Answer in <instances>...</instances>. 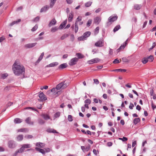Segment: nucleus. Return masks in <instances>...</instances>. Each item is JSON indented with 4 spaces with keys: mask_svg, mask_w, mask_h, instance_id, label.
I'll use <instances>...</instances> for the list:
<instances>
[{
    "mask_svg": "<svg viewBox=\"0 0 156 156\" xmlns=\"http://www.w3.org/2000/svg\"><path fill=\"white\" fill-rule=\"evenodd\" d=\"M12 70L15 75L17 76L20 75L25 72L24 67L16 62L12 66Z\"/></svg>",
    "mask_w": 156,
    "mask_h": 156,
    "instance_id": "nucleus-1",
    "label": "nucleus"
},
{
    "mask_svg": "<svg viewBox=\"0 0 156 156\" xmlns=\"http://www.w3.org/2000/svg\"><path fill=\"white\" fill-rule=\"evenodd\" d=\"M68 86V84L65 82V81L59 83L56 86V88L58 90L63 89L66 88Z\"/></svg>",
    "mask_w": 156,
    "mask_h": 156,
    "instance_id": "nucleus-2",
    "label": "nucleus"
},
{
    "mask_svg": "<svg viewBox=\"0 0 156 156\" xmlns=\"http://www.w3.org/2000/svg\"><path fill=\"white\" fill-rule=\"evenodd\" d=\"M82 19V17L80 16H79L77 18L76 21L74 24L75 28L74 31L76 33L78 31L79 28L78 27V22L81 21Z\"/></svg>",
    "mask_w": 156,
    "mask_h": 156,
    "instance_id": "nucleus-3",
    "label": "nucleus"
},
{
    "mask_svg": "<svg viewBox=\"0 0 156 156\" xmlns=\"http://www.w3.org/2000/svg\"><path fill=\"white\" fill-rule=\"evenodd\" d=\"M91 33L90 31H87L84 33L83 35L81 37H79L78 39L79 41H83L87 39L90 35Z\"/></svg>",
    "mask_w": 156,
    "mask_h": 156,
    "instance_id": "nucleus-4",
    "label": "nucleus"
},
{
    "mask_svg": "<svg viewBox=\"0 0 156 156\" xmlns=\"http://www.w3.org/2000/svg\"><path fill=\"white\" fill-rule=\"evenodd\" d=\"M8 147L10 148H13L16 147V144L14 141L13 140H9L8 143Z\"/></svg>",
    "mask_w": 156,
    "mask_h": 156,
    "instance_id": "nucleus-5",
    "label": "nucleus"
},
{
    "mask_svg": "<svg viewBox=\"0 0 156 156\" xmlns=\"http://www.w3.org/2000/svg\"><path fill=\"white\" fill-rule=\"evenodd\" d=\"M78 58H74L71 59L69 62V65L70 66H72L76 64L78 61Z\"/></svg>",
    "mask_w": 156,
    "mask_h": 156,
    "instance_id": "nucleus-6",
    "label": "nucleus"
},
{
    "mask_svg": "<svg viewBox=\"0 0 156 156\" xmlns=\"http://www.w3.org/2000/svg\"><path fill=\"white\" fill-rule=\"evenodd\" d=\"M38 96L40 98V99H38V100L39 101H42L47 99L46 97H45V95L42 92L40 93L39 94Z\"/></svg>",
    "mask_w": 156,
    "mask_h": 156,
    "instance_id": "nucleus-7",
    "label": "nucleus"
},
{
    "mask_svg": "<svg viewBox=\"0 0 156 156\" xmlns=\"http://www.w3.org/2000/svg\"><path fill=\"white\" fill-rule=\"evenodd\" d=\"M100 61V59L98 58H95L88 61V63L90 64H92L93 63L98 62Z\"/></svg>",
    "mask_w": 156,
    "mask_h": 156,
    "instance_id": "nucleus-8",
    "label": "nucleus"
},
{
    "mask_svg": "<svg viewBox=\"0 0 156 156\" xmlns=\"http://www.w3.org/2000/svg\"><path fill=\"white\" fill-rule=\"evenodd\" d=\"M118 18V16H110L108 19V22H113L114 21L116 20Z\"/></svg>",
    "mask_w": 156,
    "mask_h": 156,
    "instance_id": "nucleus-9",
    "label": "nucleus"
},
{
    "mask_svg": "<svg viewBox=\"0 0 156 156\" xmlns=\"http://www.w3.org/2000/svg\"><path fill=\"white\" fill-rule=\"evenodd\" d=\"M37 44L36 43H29L27 44L24 45V47L26 48H32L34 47Z\"/></svg>",
    "mask_w": 156,
    "mask_h": 156,
    "instance_id": "nucleus-10",
    "label": "nucleus"
},
{
    "mask_svg": "<svg viewBox=\"0 0 156 156\" xmlns=\"http://www.w3.org/2000/svg\"><path fill=\"white\" fill-rule=\"evenodd\" d=\"M95 45L98 47H101L103 46V41L102 40H100L96 42Z\"/></svg>",
    "mask_w": 156,
    "mask_h": 156,
    "instance_id": "nucleus-11",
    "label": "nucleus"
},
{
    "mask_svg": "<svg viewBox=\"0 0 156 156\" xmlns=\"http://www.w3.org/2000/svg\"><path fill=\"white\" fill-rule=\"evenodd\" d=\"M101 20V18L100 17L97 16L94 19V22L95 24L98 25L100 22Z\"/></svg>",
    "mask_w": 156,
    "mask_h": 156,
    "instance_id": "nucleus-12",
    "label": "nucleus"
},
{
    "mask_svg": "<svg viewBox=\"0 0 156 156\" xmlns=\"http://www.w3.org/2000/svg\"><path fill=\"white\" fill-rule=\"evenodd\" d=\"M56 23V21L55 19H53L49 22L48 26L49 27L51 26L55 25Z\"/></svg>",
    "mask_w": 156,
    "mask_h": 156,
    "instance_id": "nucleus-13",
    "label": "nucleus"
},
{
    "mask_svg": "<svg viewBox=\"0 0 156 156\" xmlns=\"http://www.w3.org/2000/svg\"><path fill=\"white\" fill-rule=\"evenodd\" d=\"M44 52H42L41 55L39 56V58L37 60V61L35 62V65H37V64H38L40 62L42 59L43 56L44 55Z\"/></svg>",
    "mask_w": 156,
    "mask_h": 156,
    "instance_id": "nucleus-14",
    "label": "nucleus"
},
{
    "mask_svg": "<svg viewBox=\"0 0 156 156\" xmlns=\"http://www.w3.org/2000/svg\"><path fill=\"white\" fill-rule=\"evenodd\" d=\"M68 65L66 63H64L60 65L58 67V69H62L66 68Z\"/></svg>",
    "mask_w": 156,
    "mask_h": 156,
    "instance_id": "nucleus-15",
    "label": "nucleus"
},
{
    "mask_svg": "<svg viewBox=\"0 0 156 156\" xmlns=\"http://www.w3.org/2000/svg\"><path fill=\"white\" fill-rule=\"evenodd\" d=\"M58 62H52L48 65H47L46 66V67H54V66H56L58 65Z\"/></svg>",
    "mask_w": 156,
    "mask_h": 156,
    "instance_id": "nucleus-16",
    "label": "nucleus"
},
{
    "mask_svg": "<svg viewBox=\"0 0 156 156\" xmlns=\"http://www.w3.org/2000/svg\"><path fill=\"white\" fill-rule=\"evenodd\" d=\"M50 7V6H48V5H46L44 6L41 9V10H40V12H42L43 11L45 12Z\"/></svg>",
    "mask_w": 156,
    "mask_h": 156,
    "instance_id": "nucleus-17",
    "label": "nucleus"
},
{
    "mask_svg": "<svg viewBox=\"0 0 156 156\" xmlns=\"http://www.w3.org/2000/svg\"><path fill=\"white\" fill-rule=\"evenodd\" d=\"M35 149L37 151H39V152L43 154H45V152L44 150L38 147H36Z\"/></svg>",
    "mask_w": 156,
    "mask_h": 156,
    "instance_id": "nucleus-18",
    "label": "nucleus"
},
{
    "mask_svg": "<svg viewBox=\"0 0 156 156\" xmlns=\"http://www.w3.org/2000/svg\"><path fill=\"white\" fill-rule=\"evenodd\" d=\"M128 40V38L125 41V42L124 43L123 45H122L118 49V50H120V49H123L125 47L126 45L127 44V41Z\"/></svg>",
    "mask_w": 156,
    "mask_h": 156,
    "instance_id": "nucleus-19",
    "label": "nucleus"
},
{
    "mask_svg": "<svg viewBox=\"0 0 156 156\" xmlns=\"http://www.w3.org/2000/svg\"><path fill=\"white\" fill-rule=\"evenodd\" d=\"M47 131L50 133H58L55 130L51 128H48L47 129Z\"/></svg>",
    "mask_w": 156,
    "mask_h": 156,
    "instance_id": "nucleus-20",
    "label": "nucleus"
},
{
    "mask_svg": "<svg viewBox=\"0 0 156 156\" xmlns=\"http://www.w3.org/2000/svg\"><path fill=\"white\" fill-rule=\"evenodd\" d=\"M41 116L45 120H47L50 119V116L48 115L44 114H42L41 115Z\"/></svg>",
    "mask_w": 156,
    "mask_h": 156,
    "instance_id": "nucleus-21",
    "label": "nucleus"
},
{
    "mask_svg": "<svg viewBox=\"0 0 156 156\" xmlns=\"http://www.w3.org/2000/svg\"><path fill=\"white\" fill-rule=\"evenodd\" d=\"M73 14L72 12H71L69 14L68 19V20L69 22H70L72 21L73 18Z\"/></svg>",
    "mask_w": 156,
    "mask_h": 156,
    "instance_id": "nucleus-22",
    "label": "nucleus"
},
{
    "mask_svg": "<svg viewBox=\"0 0 156 156\" xmlns=\"http://www.w3.org/2000/svg\"><path fill=\"white\" fill-rule=\"evenodd\" d=\"M31 118L30 117H29L26 119L25 120L26 122L28 124H30L31 125H33L34 122H31Z\"/></svg>",
    "mask_w": 156,
    "mask_h": 156,
    "instance_id": "nucleus-23",
    "label": "nucleus"
},
{
    "mask_svg": "<svg viewBox=\"0 0 156 156\" xmlns=\"http://www.w3.org/2000/svg\"><path fill=\"white\" fill-rule=\"evenodd\" d=\"M142 7L141 5L135 4L134 5V8L136 10H139Z\"/></svg>",
    "mask_w": 156,
    "mask_h": 156,
    "instance_id": "nucleus-24",
    "label": "nucleus"
},
{
    "mask_svg": "<svg viewBox=\"0 0 156 156\" xmlns=\"http://www.w3.org/2000/svg\"><path fill=\"white\" fill-rule=\"evenodd\" d=\"M57 0H50V8H52L54 5Z\"/></svg>",
    "mask_w": 156,
    "mask_h": 156,
    "instance_id": "nucleus-25",
    "label": "nucleus"
},
{
    "mask_svg": "<svg viewBox=\"0 0 156 156\" xmlns=\"http://www.w3.org/2000/svg\"><path fill=\"white\" fill-rule=\"evenodd\" d=\"M126 69H115L111 71L112 72H113V71H117V72H125L126 71Z\"/></svg>",
    "mask_w": 156,
    "mask_h": 156,
    "instance_id": "nucleus-26",
    "label": "nucleus"
},
{
    "mask_svg": "<svg viewBox=\"0 0 156 156\" xmlns=\"http://www.w3.org/2000/svg\"><path fill=\"white\" fill-rule=\"evenodd\" d=\"M36 146L41 148H42L44 147V144L43 143L39 142L36 143Z\"/></svg>",
    "mask_w": 156,
    "mask_h": 156,
    "instance_id": "nucleus-27",
    "label": "nucleus"
},
{
    "mask_svg": "<svg viewBox=\"0 0 156 156\" xmlns=\"http://www.w3.org/2000/svg\"><path fill=\"white\" fill-rule=\"evenodd\" d=\"M140 119L139 118H136L133 120V123L135 125H136L138 123L140 122Z\"/></svg>",
    "mask_w": 156,
    "mask_h": 156,
    "instance_id": "nucleus-28",
    "label": "nucleus"
},
{
    "mask_svg": "<svg viewBox=\"0 0 156 156\" xmlns=\"http://www.w3.org/2000/svg\"><path fill=\"white\" fill-rule=\"evenodd\" d=\"M22 122V120L19 118H16L14 119V122L15 123H19Z\"/></svg>",
    "mask_w": 156,
    "mask_h": 156,
    "instance_id": "nucleus-29",
    "label": "nucleus"
},
{
    "mask_svg": "<svg viewBox=\"0 0 156 156\" xmlns=\"http://www.w3.org/2000/svg\"><path fill=\"white\" fill-rule=\"evenodd\" d=\"M20 21H21V20L20 19H19L18 20H17L14 21L13 22H12V23H10L9 24V25L10 26H12L15 24L18 23L19 22H20Z\"/></svg>",
    "mask_w": 156,
    "mask_h": 156,
    "instance_id": "nucleus-30",
    "label": "nucleus"
},
{
    "mask_svg": "<svg viewBox=\"0 0 156 156\" xmlns=\"http://www.w3.org/2000/svg\"><path fill=\"white\" fill-rule=\"evenodd\" d=\"M23 135H20L16 137V140L17 141H21L23 139Z\"/></svg>",
    "mask_w": 156,
    "mask_h": 156,
    "instance_id": "nucleus-31",
    "label": "nucleus"
},
{
    "mask_svg": "<svg viewBox=\"0 0 156 156\" xmlns=\"http://www.w3.org/2000/svg\"><path fill=\"white\" fill-rule=\"evenodd\" d=\"M76 55L77 56L79 59L82 58H84V56L80 53H77Z\"/></svg>",
    "mask_w": 156,
    "mask_h": 156,
    "instance_id": "nucleus-32",
    "label": "nucleus"
},
{
    "mask_svg": "<svg viewBox=\"0 0 156 156\" xmlns=\"http://www.w3.org/2000/svg\"><path fill=\"white\" fill-rule=\"evenodd\" d=\"M38 123L41 125L44 124L45 122L44 121V120L41 118H39L38 119Z\"/></svg>",
    "mask_w": 156,
    "mask_h": 156,
    "instance_id": "nucleus-33",
    "label": "nucleus"
},
{
    "mask_svg": "<svg viewBox=\"0 0 156 156\" xmlns=\"http://www.w3.org/2000/svg\"><path fill=\"white\" fill-rule=\"evenodd\" d=\"M58 90L55 88H53L51 90V92H53L55 95V94H58V92L57 91Z\"/></svg>",
    "mask_w": 156,
    "mask_h": 156,
    "instance_id": "nucleus-34",
    "label": "nucleus"
},
{
    "mask_svg": "<svg viewBox=\"0 0 156 156\" xmlns=\"http://www.w3.org/2000/svg\"><path fill=\"white\" fill-rule=\"evenodd\" d=\"M22 146L24 149L25 148H29L31 147V145L29 144H24Z\"/></svg>",
    "mask_w": 156,
    "mask_h": 156,
    "instance_id": "nucleus-35",
    "label": "nucleus"
},
{
    "mask_svg": "<svg viewBox=\"0 0 156 156\" xmlns=\"http://www.w3.org/2000/svg\"><path fill=\"white\" fill-rule=\"evenodd\" d=\"M120 28V26L119 25H117L114 28L113 31L114 32H115L116 31H118Z\"/></svg>",
    "mask_w": 156,
    "mask_h": 156,
    "instance_id": "nucleus-36",
    "label": "nucleus"
},
{
    "mask_svg": "<svg viewBox=\"0 0 156 156\" xmlns=\"http://www.w3.org/2000/svg\"><path fill=\"white\" fill-rule=\"evenodd\" d=\"M148 61V60L147 58H144L142 60V63L144 64H146Z\"/></svg>",
    "mask_w": 156,
    "mask_h": 156,
    "instance_id": "nucleus-37",
    "label": "nucleus"
},
{
    "mask_svg": "<svg viewBox=\"0 0 156 156\" xmlns=\"http://www.w3.org/2000/svg\"><path fill=\"white\" fill-rule=\"evenodd\" d=\"M147 58H148V61L150 62H152L154 59L153 56L151 55L148 57Z\"/></svg>",
    "mask_w": 156,
    "mask_h": 156,
    "instance_id": "nucleus-38",
    "label": "nucleus"
},
{
    "mask_svg": "<svg viewBox=\"0 0 156 156\" xmlns=\"http://www.w3.org/2000/svg\"><path fill=\"white\" fill-rule=\"evenodd\" d=\"M92 20L90 19H89L87 23V27H89L90 25L91 24V23H92Z\"/></svg>",
    "mask_w": 156,
    "mask_h": 156,
    "instance_id": "nucleus-39",
    "label": "nucleus"
},
{
    "mask_svg": "<svg viewBox=\"0 0 156 156\" xmlns=\"http://www.w3.org/2000/svg\"><path fill=\"white\" fill-rule=\"evenodd\" d=\"M92 3L91 2H88L85 3V6L86 7H89L90 6Z\"/></svg>",
    "mask_w": 156,
    "mask_h": 156,
    "instance_id": "nucleus-40",
    "label": "nucleus"
},
{
    "mask_svg": "<svg viewBox=\"0 0 156 156\" xmlns=\"http://www.w3.org/2000/svg\"><path fill=\"white\" fill-rule=\"evenodd\" d=\"M8 74L6 73H3L1 75V77L3 79H5L7 76Z\"/></svg>",
    "mask_w": 156,
    "mask_h": 156,
    "instance_id": "nucleus-41",
    "label": "nucleus"
},
{
    "mask_svg": "<svg viewBox=\"0 0 156 156\" xmlns=\"http://www.w3.org/2000/svg\"><path fill=\"white\" fill-rule=\"evenodd\" d=\"M68 36V34H64L62 36V37H61V39L62 40H63L65 38L67 37Z\"/></svg>",
    "mask_w": 156,
    "mask_h": 156,
    "instance_id": "nucleus-42",
    "label": "nucleus"
},
{
    "mask_svg": "<svg viewBox=\"0 0 156 156\" xmlns=\"http://www.w3.org/2000/svg\"><path fill=\"white\" fill-rule=\"evenodd\" d=\"M91 103V101L89 99H87L84 101V103L85 104H90Z\"/></svg>",
    "mask_w": 156,
    "mask_h": 156,
    "instance_id": "nucleus-43",
    "label": "nucleus"
},
{
    "mask_svg": "<svg viewBox=\"0 0 156 156\" xmlns=\"http://www.w3.org/2000/svg\"><path fill=\"white\" fill-rule=\"evenodd\" d=\"M24 149L23 147L22 146V147L18 151L19 152V153H21L23 152L24 151Z\"/></svg>",
    "mask_w": 156,
    "mask_h": 156,
    "instance_id": "nucleus-44",
    "label": "nucleus"
},
{
    "mask_svg": "<svg viewBox=\"0 0 156 156\" xmlns=\"http://www.w3.org/2000/svg\"><path fill=\"white\" fill-rule=\"evenodd\" d=\"M37 25H36L32 29L31 31H35L38 28Z\"/></svg>",
    "mask_w": 156,
    "mask_h": 156,
    "instance_id": "nucleus-45",
    "label": "nucleus"
},
{
    "mask_svg": "<svg viewBox=\"0 0 156 156\" xmlns=\"http://www.w3.org/2000/svg\"><path fill=\"white\" fill-rule=\"evenodd\" d=\"M68 119L69 122H72L73 120L72 116L70 115H69L68 116Z\"/></svg>",
    "mask_w": 156,
    "mask_h": 156,
    "instance_id": "nucleus-46",
    "label": "nucleus"
},
{
    "mask_svg": "<svg viewBox=\"0 0 156 156\" xmlns=\"http://www.w3.org/2000/svg\"><path fill=\"white\" fill-rule=\"evenodd\" d=\"M60 115V113L59 112H57L55 114V118H58V117Z\"/></svg>",
    "mask_w": 156,
    "mask_h": 156,
    "instance_id": "nucleus-47",
    "label": "nucleus"
},
{
    "mask_svg": "<svg viewBox=\"0 0 156 156\" xmlns=\"http://www.w3.org/2000/svg\"><path fill=\"white\" fill-rule=\"evenodd\" d=\"M57 30V28L56 27H52L51 30V31L52 32H54Z\"/></svg>",
    "mask_w": 156,
    "mask_h": 156,
    "instance_id": "nucleus-48",
    "label": "nucleus"
},
{
    "mask_svg": "<svg viewBox=\"0 0 156 156\" xmlns=\"http://www.w3.org/2000/svg\"><path fill=\"white\" fill-rule=\"evenodd\" d=\"M99 27H97L94 30V33L95 34H97L99 32Z\"/></svg>",
    "mask_w": 156,
    "mask_h": 156,
    "instance_id": "nucleus-49",
    "label": "nucleus"
},
{
    "mask_svg": "<svg viewBox=\"0 0 156 156\" xmlns=\"http://www.w3.org/2000/svg\"><path fill=\"white\" fill-rule=\"evenodd\" d=\"M39 19L40 17L38 16H37L34 19L33 21L34 22H37L39 21Z\"/></svg>",
    "mask_w": 156,
    "mask_h": 156,
    "instance_id": "nucleus-50",
    "label": "nucleus"
},
{
    "mask_svg": "<svg viewBox=\"0 0 156 156\" xmlns=\"http://www.w3.org/2000/svg\"><path fill=\"white\" fill-rule=\"evenodd\" d=\"M119 139L120 140H122L123 141H127L128 140L127 138L125 137H123V138H119Z\"/></svg>",
    "mask_w": 156,
    "mask_h": 156,
    "instance_id": "nucleus-51",
    "label": "nucleus"
},
{
    "mask_svg": "<svg viewBox=\"0 0 156 156\" xmlns=\"http://www.w3.org/2000/svg\"><path fill=\"white\" fill-rule=\"evenodd\" d=\"M27 130V129L26 128L21 129H19V130H18V132H26V130Z\"/></svg>",
    "mask_w": 156,
    "mask_h": 156,
    "instance_id": "nucleus-52",
    "label": "nucleus"
},
{
    "mask_svg": "<svg viewBox=\"0 0 156 156\" xmlns=\"http://www.w3.org/2000/svg\"><path fill=\"white\" fill-rule=\"evenodd\" d=\"M156 45V44L155 43V42H154L153 43L151 47L149 49V51H150V50H152L153 48L155 47Z\"/></svg>",
    "mask_w": 156,
    "mask_h": 156,
    "instance_id": "nucleus-53",
    "label": "nucleus"
},
{
    "mask_svg": "<svg viewBox=\"0 0 156 156\" xmlns=\"http://www.w3.org/2000/svg\"><path fill=\"white\" fill-rule=\"evenodd\" d=\"M119 62V60L117 58L115 59L113 62V63L114 64L118 63Z\"/></svg>",
    "mask_w": 156,
    "mask_h": 156,
    "instance_id": "nucleus-54",
    "label": "nucleus"
},
{
    "mask_svg": "<svg viewBox=\"0 0 156 156\" xmlns=\"http://www.w3.org/2000/svg\"><path fill=\"white\" fill-rule=\"evenodd\" d=\"M33 137V136L31 135H27L25 136V137L27 139H30L32 138Z\"/></svg>",
    "mask_w": 156,
    "mask_h": 156,
    "instance_id": "nucleus-55",
    "label": "nucleus"
},
{
    "mask_svg": "<svg viewBox=\"0 0 156 156\" xmlns=\"http://www.w3.org/2000/svg\"><path fill=\"white\" fill-rule=\"evenodd\" d=\"M65 26L63 23H62L59 26V28L62 29L65 27Z\"/></svg>",
    "mask_w": 156,
    "mask_h": 156,
    "instance_id": "nucleus-56",
    "label": "nucleus"
},
{
    "mask_svg": "<svg viewBox=\"0 0 156 156\" xmlns=\"http://www.w3.org/2000/svg\"><path fill=\"white\" fill-rule=\"evenodd\" d=\"M48 87L47 86H45L44 87H41L40 89L41 90H43V89H47L48 88Z\"/></svg>",
    "mask_w": 156,
    "mask_h": 156,
    "instance_id": "nucleus-57",
    "label": "nucleus"
},
{
    "mask_svg": "<svg viewBox=\"0 0 156 156\" xmlns=\"http://www.w3.org/2000/svg\"><path fill=\"white\" fill-rule=\"evenodd\" d=\"M134 107V105L133 104L131 103H130V105L129 106V108L130 109H133V107Z\"/></svg>",
    "mask_w": 156,
    "mask_h": 156,
    "instance_id": "nucleus-58",
    "label": "nucleus"
},
{
    "mask_svg": "<svg viewBox=\"0 0 156 156\" xmlns=\"http://www.w3.org/2000/svg\"><path fill=\"white\" fill-rule=\"evenodd\" d=\"M44 149L45 152H49L50 151V149L49 148H45Z\"/></svg>",
    "mask_w": 156,
    "mask_h": 156,
    "instance_id": "nucleus-59",
    "label": "nucleus"
},
{
    "mask_svg": "<svg viewBox=\"0 0 156 156\" xmlns=\"http://www.w3.org/2000/svg\"><path fill=\"white\" fill-rule=\"evenodd\" d=\"M94 83H96V84H98L99 83V81L97 79H94Z\"/></svg>",
    "mask_w": 156,
    "mask_h": 156,
    "instance_id": "nucleus-60",
    "label": "nucleus"
},
{
    "mask_svg": "<svg viewBox=\"0 0 156 156\" xmlns=\"http://www.w3.org/2000/svg\"><path fill=\"white\" fill-rule=\"evenodd\" d=\"M122 60L124 62H128V60L126 58H122Z\"/></svg>",
    "mask_w": 156,
    "mask_h": 156,
    "instance_id": "nucleus-61",
    "label": "nucleus"
},
{
    "mask_svg": "<svg viewBox=\"0 0 156 156\" xmlns=\"http://www.w3.org/2000/svg\"><path fill=\"white\" fill-rule=\"evenodd\" d=\"M13 102H9L7 104V108L9 107V106H11V105H12V104H13Z\"/></svg>",
    "mask_w": 156,
    "mask_h": 156,
    "instance_id": "nucleus-62",
    "label": "nucleus"
},
{
    "mask_svg": "<svg viewBox=\"0 0 156 156\" xmlns=\"http://www.w3.org/2000/svg\"><path fill=\"white\" fill-rule=\"evenodd\" d=\"M67 3L69 4H70L72 3L73 0H66Z\"/></svg>",
    "mask_w": 156,
    "mask_h": 156,
    "instance_id": "nucleus-63",
    "label": "nucleus"
},
{
    "mask_svg": "<svg viewBox=\"0 0 156 156\" xmlns=\"http://www.w3.org/2000/svg\"><path fill=\"white\" fill-rule=\"evenodd\" d=\"M136 145V141L135 140L132 143V147H134Z\"/></svg>",
    "mask_w": 156,
    "mask_h": 156,
    "instance_id": "nucleus-64",
    "label": "nucleus"
}]
</instances>
